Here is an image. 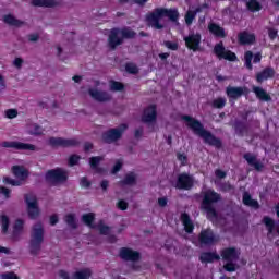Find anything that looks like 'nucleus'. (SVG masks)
<instances>
[{
    "label": "nucleus",
    "instance_id": "nucleus-1",
    "mask_svg": "<svg viewBox=\"0 0 279 279\" xmlns=\"http://www.w3.org/2000/svg\"><path fill=\"white\" fill-rule=\"evenodd\" d=\"M181 119L184 121L185 125L196 134V136L203 138L204 143H207V145H211V147H216L217 149L221 147V140L213 135L210 131L204 129V124H202L199 120L191 116H182Z\"/></svg>",
    "mask_w": 279,
    "mask_h": 279
},
{
    "label": "nucleus",
    "instance_id": "nucleus-2",
    "mask_svg": "<svg viewBox=\"0 0 279 279\" xmlns=\"http://www.w3.org/2000/svg\"><path fill=\"white\" fill-rule=\"evenodd\" d=\"M167 16L172 21V23H178V19H180V13L178 9H156L153 13L147 15V21L150 27L154 29H162L165 25L160 24V20Z\"/></svg>",
    "mask_w": 279,
    "mask_h": 279
},
{
    "label": "nucleus",
    "instance_id": "nucleus-3",
    "mask_svg": "<svg viewBox=\"0 0 279 279\" xmlns=\"http://www.w3.org/2000/svg\"><path fill=\"white\" fill-rule=\"evenodd\" d=\"M220 201L221 195L215 192V190H207L203 192L202 208L205 210L207 219L214 223L217 221V210L215 209V204Z\"/></svg>",
    "mask_w": 279,
    "mask_h": 279
},
{
    "label": "nucleus",
    "instance_id": "nucleus-4",
    "mask_svg": "<svg viewBox=\"0 0 279 279\" xmlns=\"http://www.w3.org/2000/svg\"><path fill=\"white\" fill-rule=\"evenodd\" d=\"M119 36H122V38ZM134 36H136V33L130 28H113L109 35V47L116 49L123 43V38H134Z\"/></svg>",
    "mask_w": 279,
    "mask_h": 279
},
{
    "label": "nucleus",
    "instance_id": "nucleus-5",
    "mask_svg": "<svg viewBox=\"0 0 279 279\" xmlns=\"http://www.w3.org/2000/svg\"><path fill=\"white\" fill-rule=\"evenodd\" d=\"M241 255V252H239L234 247L225 248L221 252L222 259L226 260L225 269L226 271H235L236 266L234 263L239 260V256Z\"/></svg>",
    "mask_w": 279,
    "mask_h": 279
},
{
    "label": "nucleus",
    "instance_id": "nucleus-6",
    "mask_svg": "<svg viewBox=\"0 0 279 279\" xmlns=\"http://www.w3.org/2000/svg\"><path fill=\"white\" fill-rule=\"evenodd\" d=\"M45 236V230L43 229L41 223H36L33 227V232L31 235V252L32 254H38L40 245L43 244Z\"/></svg>",
    "mask_w": 279,
    "mask_h": 279
},
{
    "label": "nucleus",
    "instance_id": "nucleus-7",
    "mask_svg": "<svg viewBox=\"0 0 279 279\" xmlns=\"http://www.w3.org/2000/svg\"><path fill=\"white\" fill-rule=\"evenodd\" d=\"M12 172L15 175V178H17V180L5 177L3 179L4 184H11V186H21V181L26 180L27 175H29L27 169L21 166H13Z\"/></svg>",
    "mask_w": 279,
    "mask_h": 279
},
{
    "label": "nucleus",
    "instance_id": "nucleus-8",
    "mask_svg": "<svg viewBox=\"0 0 279 279\" xmlns=\"http://www.w3.org/2000/svg\"><path fill=\"white\" fill-rule=\"evenodd\" d=\"M82 221L88 226V228H97L99 230L100 234H110V227L104 225V221L100 220L98 225H93V221H95V214L89 213V214H84L82 216Z\"/></svg>",
    "mask_w": 279,
    "mask_h": 279
},
{
    "label": "nucleus",
    "instance_id": "nucleus-9",
    "mask_svg": "<svg viewBox=\"0 0 279 279\" xmlns=\"http://www.w3.org/2000/svg\"><path fill=\"white\" fill-rule=\"evenodd\" d=\"M214 53L218 60H228L229 62H234L236 60V54L223 46V41H219L214 47Z\"/></svg>",
    "mask_w": 279,
    "mask_h": 279
},
{
    "label": "nucleus",
    "instance_id": "nucleus-10",
    "mask_svg": "<svg viewBox=\"0 0 279 279\" xmlns=\"http://www.w3.org/2000/svg\"><path fill=\"white\" fill-rule=\"evenodd\" d=\"M25 202L27 204L29 219H36V217L40 215V209H38V201L36 199V195L32 193L26 194Z\"/></svg>",
    "mask_w": 279,
    "mask_h": 279
},
{
    "label": "nucleus",
    "instance_id": "nucleus-11",
    "mask_svg": "<svg viewBox=\"0 0 279 279\" xmlns=\"http://www.w3.org/2000/svg\"><path fill=\"white\" fill-rule=\"evenodd\" d=\"M128 130V124H121L117 129H111L102 134V140L105 143H114V141H119L121 138L123 132Z\"/></svg>",
    "mask_w": 279,
    "mask_h": 279
},
{
    "label": "nucleus",
    "instance_id": "nucleus-12",
    "mask_svg": "<svg viewBox=\"0 0 279 279\" xmlns=\"http://www.w3.org/2000/svg\"><path fill=\"white\" fill-rule=\"evenodd\" d=\"M1 147H4L7 149H17L20 151H36L35 145L16 141L2 142Z\"/></svg>",
    "mask_w": 279,
    "mask_h": 279
},
{
    "label": "nucleus",
    "instance_id": "nucleus-13",
    "mask_svg": "<svg viewBox=\"0 0 279 279\" xmlns=\"http://www.w3.org/2000/svg\"><path fill=\"white\" fill-rule=\"evenodd\" d=\"M69 175V172L62 168H57L53 170H50L46 173V180L48 182H66V178Z\"/></svg>",
    "mask_w": 279,
    "mask_h": 279
},
{
    "label": "nucleus",
    "instance_id": "nucleus-14",
    "mask_svg": "<svg viewBox=\"0 0 279 279\" xmlns=\"http://www.w3.org/2000/svg\"><path fill=\"white\" fill-rule=\"evenodd\" d=\"M48 143L51 147H76V145H80V141L75 138L66 140L62 137H50Z\"/></svg>",
    "mask_w": 279,
    "mask_h": 279
},
{
    "label": "nucleus",
    "instance_id": "nucleus-15",
    "mask_svg": "<svg viewBox=\"0 0 279 279\" xmlns=\"http://www.w3.org/2000/svg\"><path fill=\"white\" fill-rule=\"evenodd\" d=\"M199 241L202 245H214V243H217V241H219V235H215L213 230L206 229L201 232Z\"/></svg>",
    "mask_w": 279,
    "mask_h": 279
},
{
    "label": "nucleus",
    "instance_id": "nucleus-16",
    "mask_svg": "<svg viewBox=\"0 0 279 279\" xmlns=\"http://www.w3.org/2000/svg\"><path fill=\"white\" fill-rule=\"evenodd\" d=\"M184 40L187 49L197 51L199 49V44L202 43V35L192 33L189 36H185Z\"/></svg>",
    "mask_w": 279,
    "mask_h": 279
},
{
    "label": "nucleus",
    "instance_id": "nucleus-17",
    "mask_svg": "<svg viewBox=\"0 0 279 279\" xmlns=\"http://www.w3.org/2000/svg\"><path fill=\"white\" fill-rule=\"evenodd\" d=\"M90 275H92V271L88 268L76 271L72 277L69 275V272L64 270L59 271L60 278H63V279H88L90 278Z\"/></svg>",
    "mask_w": 279,
    "mask_h": 279
},
{
    "label": "nucleus",
    "instance_id": "nucleus-18",
    "mask_svg": "<svg viewBox=\"0 0 279 279\" xmlns=\"http://www.w3.org/2000/svg\"><path fill=\"white\" fill-rule=\"evenodd\" d=\"M252 60L254 64H258V62L263 60V56L259 52L254 54L250 50L244 53V64L246 69H248V71H252V69H254V66L252 65Z\"/></svg>",
    "mask_w": 279,
    "mask_h": 279
},
{
    "label": "nucleus",
    "instance_id": "nucleus-19",
    "mask_svg": "<svg viewBox=\"0 0 279 279\" xmlns=\"http://www.w3.org/2000/svg\"><path fill=\"white\" fill-rule=\"evenodd\" d=\"M177 187L178 189H184L185 191H189V189L193 187V177L182 173L179 175L177 181Z\"/></svg>",
    "mask_w": 279,
    "mask_h": 279
},
{
    "label": "nucleus",
    "instance_id": "nucleus-20",
    "mask_svg": "<svg viewBox=\"0 0 279 279\" xmlns=\"http://www.w3.org/2000/svg\"><path fill=\"white\" fill-rule=\"evenodd\" d=\"M238 40L240 45H254V43H256V35H254V33L244 31L239 33Z\"/></svg>",
    "mask_w": 279,
    "mask_h": 279
},
{
    "label": "nucleus",
    "instance_id": "nucleus-21",
    "mask_svg": "<svg viewBox=\"0 0 279 279\" xmlns=\"http://www.w3.org/2000/svg\"><path fill=\"white\" fill-rule=\"evenodd\" d=\"M208 31L215 36L216 38H226L228 34L226 33V28L221 27L219 24L215 22H210L208 24Z\"/></svg>",
    "mask_w": 279,
    "mask_h": 279
},
{
    "label": "nucleus",
    "instance_id": "nucleus-22",
    "mask_svg": "<svg viewBox=\"0 0 279 279\" xmlns=\"http://www.w3.org/2000/svg\"><path fill=\"white\" fill-rule=\"evenodd\" d=\"M244 159L250 165V167H254L256 171H263L265 165H263L260 160L256 159L254 154H251V153L244 154Z\"/></svg>",
    "mask_w": 279,
    "mask_h": 279
},
{
    "label": "nucleus",
    "instance_id": "nucleus-23",
    "mask_svg": "<svg viewBox=\"0 0 279 279\" xmlns=\"http://www.w3.org/2000/svg\"><path fill=\"white\" fill-rule=\"evenodd\" d=\"M142 121L144 123H155L156 122V107L150 105L144 110Z\"/></svg>",
    "mask_w": 279,
    "mask_h": 279
},
{
    "label": "nucleus",
    "instance_id": "nucleus-24",
    "mask_svg": "<svg viewBox=\"0 0 279 279\" xmlns=\"http://www.w3.org/2000/svg\"><path fill=\"white\" fill-rule=\"evenodd\" d=\"M275 75H276V70H274V68L271 66H267L262 72L257 73L256 80L259 84H262V82L271 80V77H274Z\"/></svg>",
    "mask_w": 279,
    "mask_h": 279
},
{
    "label": "nucleus",
    "instance_id": "nucleus-25",
    "mask_svg": "<svg viewBox=\"0 0 279 279\" xmlns=\"http://www.w3.org/2000/svg\"><path fill=\"white\" fill-rule=\"evenodd\" d=\"M120 258L122 260H138L141 258V254L136 251H132L130 248H121L120 251Z\"/></svg>",
    "mask_w": 279,
    "mask_h": 279
},
{
    "label": "nucleus",
    "instance_id": "nucleus-26",
    "mask_svg": "<svg viewBox=\"0 0 279 279\" xmlns=\"http://www.w3.org/2000/svg\"><path fill=\"white\" fill-rule=\"evenodd\" d=\"M243 93H245V88L243 87L228 86L226 88L227 97H229L230 99H239V97L243 96Z\"/></svg>",
    "mask_w": 279,
    "mask_h": 279
},
{
    "label": "nucleus",
    "instance_id": "nucleus-27",
    "mask_svg": "<svg viewBox=\"0 0 279 279\" xmlns=\"http://www.w3.org/2000/svg\"><path fill=\"white\" fill-rule=\"evenodd\" d=\"M89 95L96 101H110V94L97 89H89Z\"/></svg>",
    "mask_w": 279,
    "mask_h": 279
},
{
    "label": "nucleus",
    "instance_id": "nucleus-28",
    "mask_svg": "<svg viewBox=\"0 0 279 279\" xmlns=\"http://www.w3.org/2000/svg\"><path fill=\"white\" fill-rule=\"evenodd\" d=\"M253 93L256 95V98L262 101H271V96H269L263 87L253 86Z\"/></svg>",
    "mask_w": 279,
    "mask_h": 279
},
{
    "label": "nucleus",
    "instance_id": "nucleus-29",
    "mask_svg": "<svg viewBox=\"0 0 279 279\" xmlns=\"http://www.w3.org/2000/svg\"><path fill=\"white\" fill-rule=\"evenodd\" d=\"M32 4L38 8H56V0H32Z\"/></svg>",
    "mask_w": 279,
    "mask_h": 279
},
{
    "label": "nucleus",
    "instance_id": "nucleus-30",
    "mask_svg": "<svg viewBox=\"0 0 279 279\" xmlns=\"http://www.w3.org/2000/svg\"><path fill=\"white\" fill-rule=\"evenodd\" d=\"M181 221L184 226V230L185 232H187L189 234H191V232H193L194 230V226H193V221H191V217L187 216V214H182L181 215Z\"/></svg>",
    "mask_w": 279,
    "mask_h": 279
},
{
    "label": "nucleus",
    "instance_id": "nucleus-31",
    "mask_svg": "<svg viewBox=\"0 0 279 279\" xmlns=\"http://www.w3.org/2000/svg\"><path fill=\"white\" fill-rule=\"evenodd\" d=\"M202 263H215V260H219V254L206 252L201 255Z\"/></svg>",
    "mask_w": 279,
    "mask_h": 279
},
{
    "label": "nucleus",
    "instance_id": "nucleus-32",
    "mask_svg": "<svg viewBox=\"0 0 279 279\" xmlns=\"http://www.w3.org/2000/svg\"><path fill=\"white\" fill-rule=\"evenodd\" d=\"M243 204L245 206H250L251 208H258V202L252 199V196L247 192H244L243 194Z\"/></svg>",
    "mask_w": 279,
    "mask_h": 279
},
{
    "label": "nucleus",
    "instance_id": "nucleus-33",
    "mask_svg": "<svg viewBox=\"0 0 279 279\" xmlns=\"http://www.w3.org/2000/svg\"><path fill=\"white\" fill-rule=\"evenodd\" d=\"M3 21L7 23V25H12L13 27H21V25H23V22L12 15H5Z\"/></svg>",
    "mask_w": 279,
    "mask_h": 279
},
{
    "label": "nucleus",
    "instance_id": "nucleus-34",
    "mask_svg": "<svg viewBox=\"0 0 279 279\" xmlns=\"http://www.w3.org/2000/svg\"><path fill=\"white\" fill-rule=\"evenodd\" d=\"M201 9H196L195 11H187L185 14V23L186 25H193V21L197 16V13L201 12Z\"/></svg>",
    "mask_w": 279,
    "mask_h": 279
},
{
    "label": "nucleus",
    "instance_id": "nucleus-35",
    "mask_svg": "<svg viewBox=\"0 0 279 279\" xmlns=\"http://www.w3.org/2000/svg\"><path fill=\"white\" fill-rule=\"evenodd\" d=\"M0 223L3 234H5L8 232V228H10V218H8L5 214H0Z\"/></svg>",
    "mask_w": 279,
    "mask_h": 279
},
{
    "label": "nucleus",
    "instance_id": "nucleus-36",
    "mask_svg": "<svg viewBox=\"0 0 279 279\" xmlns=\"http://www.w3.org/2000/svg\"><path fill=\"white\" fill-rule=\"evenodd\" d=\"M23 226H24L23 220L17 219L15 221V225L13 227V236H14V239H16V236H19V234H21L23 232Z\"/></svg>",
    "mask_w": 279,
    "mask_h": 279
},
{
    "label": "nucleus",
    "instance_id": "nucleus-37",
    "mask_svg": "<svg viewBox=\"0 0 279 279\" xmlns=\"http://www.w3.org/2000/svg\"><path fill=\"white\" fill-rule=\"evenodd\" d=\"M263 222L265 223L267 230H268V236L274 233L275 222L274 219L269 217H264Z\"/></svg>",
    "mask_w": 279,
    "mask_h": 279
},
{
    "label": "nucleus",
    "instance_id": "nucleus-38",
    "mask_svg": "<svg viewBox=\"0 0 279 279\" xmlns=\"http://www.w3.org/2000/svg\"><path fill=\"white\" fill-rule=\"evenodd\" d=\"M227 101L228 100L226 98L219 97L213 100L211 106L213 108H218V109L226 108Z\"/></svg>",
    "mask_w": 279,
    "mask_h": 279
},
{
    "label": "nucleus",
    "instance_id": "nucleus-39",
    "mask_svg": "<svg viewBox=\"0 0 279 279\" xmlns=\"http://www.w3.org/2000/svg\"><path fill=\"white\" fill-rule=\"evenodd\" d=\"M136 183V174L134 172H130L125 175L124 180L121 184L132 185Z\"/></svg>",
    "mask_w": 279,
    "mask_h": 279
},
{
    "label": "nucleus",
    "instance_id": "nucleus-40",
    "mask_svg": "<svg viewBox=\"0 0 279 279\" xmlns=\"http://www.w3.org/2000/svg\"><path fill=\"white\" fill-rule=\"evenodd\" d=\"M28 134L38 135L43 133V128H40L38 124H29L27 126Z\"/></svg>",
    "mask_w": 279,
    "mask_h": 279
},
{
    "label": "nucleus",
    "instance_id": "nucleus-41",
    "mask_svg": "<svg viewBox=\"0 0 279 279\" xmlns=\"http://www.w3.org/2000/svg\"><path fill=\"white\" fill-rule=\"evenodd\" d=\"M247 9L251 10V12H258L260 10V3L256 0H251L246 3Z\"/></svg>",
    "mask_w": 279,
    "mask_h": 279
},
{
    "label": "nucleus",
    "instance_id": "nucleus-42",
    "mask_svg": "<svg viewBox=\"0 0 279 279\" xmlns=\"http://www.w3.org/2000/svg\"><path fill=\"white\" fill-rule=\"evenodd\" d=\"M65 222L70 228H77V222L75 221V216L73 214H69L65 216Z\"/></svg>",
    "mask_w": 279,
    "mask_h": 279
},
{
    "label": "nucleus",
    "instance_id": "nucleus-43",
    "mask_svg": "<svg viewBox=\"0 0 279 279\" xmlns=\"http://www.w3.org/2000/svg\"><path fill=\"white\" fill-rule=\"evenodd\" d=\"M102 160H104L102 157H92V158L89 159L90 168H92V169H95L96 171H99V170L97 169V167L99 166V162H101Z\"/></svg>",
    "mask_w": 279,
    "mask_h": 279
},
{
    "label": "nucleus",
    "instance_id": "nucleus-44",
    "mask_svg": "<svg viewBox=\"0 0 279 279\" xmlns=\"http://www.w3.org/2000/svg\"><path fill=\"white\" fill-rule=\"evenodd\" d=\"M125 69L128 73H132L133 75H136V73H138V68L134 63H128Z\"/></svg>",
    "mask_w": 279,
    "mask_h": 279
},
{
    "label": "nucleus",
    "instance_id": "nucleus-45",
    "mask_svg": "<svg viewBox=\"0 0 279 279\" xmlns=\"http://www.w3.org/2000/svg\"><path fill=\"white\" fill-rule=\"evenodd\" d=\"M110 89L111 90H123V85L117 81L110 82Z\"/></svg>",
    "mask_w": 279,
    "mask_h": 279
},
{
    "label": "nucleus",
    "instance_id": "nucleus-46",
    "mask_svg": "<svg viewBox=\"0 0 279 279\" xmlns=\"http://www.w3.org/2000/svg\"><path fill=\"white\" fill-rule=\"evenodd\" d=\"M8 119H16L19 111L16 109H9L5 111Z\"/></svg>",
    "mask_w": 279,
    "mask_h": 279
},
{
    "label": "nucleus",
    "instance_id": "nucleus-47",
    "mask_svg": "<svg viewBox=\"0 0 279 279\" xmlns=\"http://www.w3.org/2000/svg\"><path fill=\"white\" fill-rule=\"evenodd\" d=\"M165 46L167 49H170L171 51H178V44L173 41H165Z\"/></svg>",
    "mask_w": 279,
    "mask_h": 279
},
{
    "label": "nucleus",
    "instance_id": "nucleus-48",
    "mask_svg": "<svg viewBox=\"0 0 279 279\" xmlns=\"http://www.w3.org/2000/svg\"><path fill=\"white\" fill-rule=\"evenodd\" d=\"M77 162H80V156L72 155L69 159L70 167H74V165H77Z\"/></svg>",
    "mask_w": 279,
    "mask_h": 279
},
{
    "label": "nucleus",
    "instance_id": "nucleus-49",
    "mask_svg": "<svg viewBox=\"0 0 279 279\" xmlns=\"http://www.w3.org/2000/svg\"><path fill=\"white\" fill-rule=\"evenodd\" d=\"M123 167V161L118 160L111 171V173H119V171H121V168Z\"/></svg>",
    "mask_w": 279,
    "mask_h": 279
},
{
    "label": "nucleus",
    "instance_id": "nucleus-50",
    "mask_svg": "<svg viewBox=\"0 0 279 279\" xmlns=\"http://www.w3.org/2000/svg\"><path fill=\"white\" fill-rule=\"evenodd\" d=\"M177 159L179 160V162H181V165H186V162L189 160L187 157L181 153L177 154Z\"/></svg>",
    "mask_w": 279,
    "mask_h": 279
},
{
    "label": "nucleus",
    "instance_id": "nucleus-51",
    "mask_svg": "<svg viewBox=\"0 0 279 279\" xmlns=\"http://www.w3.org/2000/svg\"><path fill=\"white\" fill-rule=\"evenodd\" d=\"M1 278L2 279H19V277L14 272H4L1 275Z\"/></svg>",
    "mask_w": 279,
    "mask_h": 279
},
{
    "label": "nucleus",
    "instance_id": "nucleus-52",
    "mask_svg": "<svg viewBox=\"0 0 279 279\" xmlns=\"http://www.w3.org/2000/svg\"><path fill=\"white\" fill-rule=\"evenodd\" d=\"M0 194L4 195L5 199H9V197H10V190L7 189V187L1 186L0 187Z\"/></svg>",
    "mask_w": 279,
    "mask_h": 279
},
{
    "label": "nucleus",
    "instance_id": "nucleus-53",
    "mask_svg": "<svg viewBox=\"0 0 279 279\" xmlns=\"http://www.w3.org/2000/svg\"><path fill=\"white\" fill-rule=\"evenodd\" d=\"M215 175H216V178H219V180H223V178H226V172L222 171V170L217 169L215 171Z\"/></svg>",
    "mask_w": 279,
    "mask_h": 279
},
{
    "label": "nucleus",
    "instance_id": "nucleus-54",
    "mask_svg": "<svg viewBox=\"0 0 279 279\" xmlns=\"http://www.w3.org/2000/svg\"><path fill=\"white\" fill-rule=\"evenodd\" d=\"M268 36L271 40H274L276 38V36H278V31L274 29V28H269L268 31Z\"/></svg>",
    "mask_w": 279,
    "mask_h": 279
},
{
    "label": "nucleus",
    "instance_id": "nucleus-55",
    "mask_svg": "<svg viewBox=\"0 0 279 279\" xmlns=\"http://www.w3.org/2000/svg\"><path fill=\"white\" fill-rule=\"evenodd\" d=\"M118 208H120V210H128V203L125 201L118 202Z\"/></svg>",
    "mask_w": 279,
    "mask_h": 279
},
{
    "label": "nucleus",
    "instance_id": "nucleus-56",
    "mask_svg": "<svg viewBox=\"0 0 279 279\" xmlns=\"http://www.w3.org/2000/svg\"><path fill=\"white\" fill-rule=\"evenodd\" d=\"M13 64H14V66H16V69H21V66H23V59L16 58V59L13 61Z\"/></svg>",
    "mask_w": 279,
    "mask_h": 279
},
{
    "label": "nucleus",
    "instance_id": "nucleus-57",
    "mask_svg": "<svg viewBox=\"0 0 279 279\" xmlns=\"http://www.w3.org/2000/svg\"><path fill=\"white\" fill-rule=\"evenodd\" d=\"M81 186H83L84 189H88V186H90V182H88V179H81Z\"/></svg>",
    "mask_w": 279,
    "mask_h": 279
},
{
    "label": "nucleus",
    "instance_id": "nucleus-58",
    "mask_svg": "<svg viewBox=\"0 0 279 279\" xmlns=\"http://www.w3.org/2000/svg\"><path fill=\"white\" fill-rule=\"evenodd\" d=\"M158 205H159L161 208H165V206H167V197L158 198Z\"/></svg>",
    "mask_w": 279,
    "mask_h": 279
},
{
    "label": "nucleus",
    "instance_id": "nucleus-59",
    "mask_svg": "<svg viewBox=\"0 0 279 279\" xmlns=\"http://www.w3.org/2000/svg\"><path fill=\"white\" fill-rule=\"evenodd\" d=\"M5 90V78L0 74V92Z\"/></svg>",
    "mask_w": 279,
    "mask_h": 279
},
{
    "label": "nucleus",
    "instance_id": "nucleus-60",
    "mask_svg": "<svg viewBox=\"0 0 279 279\" xmlns=\"http://www.w3.org/2000/svg\"><path fill=\"white\" fill-rule=\"evenodd\" d=\"M28 40L31 43H36V40H38V34H31V35H28Z\"/></svg>",
    "mask_w": 279,
    "mask_h": 279
},
{
    "label": "nucleus",
    "instance_id": "nucleus-61",
    "mask_svg": "<svg viewBox=\"0 0 279 279\" xmlns=\"http://www.w3.org/2000/svg\"><path fill=\"white\" fill-rule=\"evenodd\" d=\"M50 223L51 226H56V223H58V215H52L50 217Z\"/></svg>",
    "mask_w": 279,
    "mask_h": 279
},
{
    "label": "nucleus",
    "instance_id": "nucleus-62",
    "mask_svg": "<svg viewBox=\"0 0 279 279\" xmlns=\"http://www.w3.org/2000/svg\"><path fill=\"white\" fill-rule=\"evenodd\" d=\"M0 254H10V248L0 245Z\"/></svg>",
    "mask_w": 279,
    "mask_h": 279
},
{
    "label": "nucleus",
    "instance_id": "nucleus-63",
    "mask_svg": "<svg viewBox=\"0 0 279 279\" xmlns=\"http://www.w3.org/2000/svg\"><path fill=\"white\" fill-rule=\"evenodd\" d=\"M84 149H85V151H90V149H93V144L92 143H85Z\"/></svg>",
    "mask_w": 279,
    "mask_h": 279
},
{
    "label": "nucleus",
    "instance_id": "nucleus-64",
    "mask_svg": "<svg viewBox=\"0 0 279 279\" xmlns=\"http://www.w3.org/2000/svg\"><path fill=\"white\" fill-rule=\"evenodd\" d=\"M108 185H109V183H108V181H106V180H104V181L100 183V186H101L102 191H106V189H108Z\"/></svg>",
    "mask_w": 279,
    "mask_h": 279
}]
</instances>
